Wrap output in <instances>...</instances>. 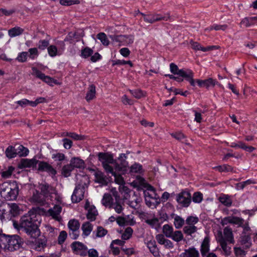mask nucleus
I'll list each match as a JSON object with an SVG mask.
<instances>
[{"instance_id":"1","label":"nucleus","mask_w":257,"mask_h":257,"mask_svg":"<svg viewBox=\"0 0 257 257\" xmlns=\"http://www.w3.org/2000/svg\"><path fill=\"white\" fill-rule=\"evenodd\" d=\"M40 217V215L37 214L35 211L30 210L21 217L20 227L31 237L36 238L40 235L38 229Z\"/></svg>"},{"instance_id":"2","label":"nucleus","mask_w":257,"mask_h":257,"mask_svg":"<svg viewBox=\"0 0 257 257\" xmlns=\"http://www.w3.org/2000/svg\"><path fill=\"white\" fill-rule=\"evenodd\" d=\"M22 238L18 235H6L0 237V248L4 251H14L19 249L23 244Z\"/></svg>"},{"instance_id":"3","label":"nucleus","mask_w":257,"mask_h":257,"mask_svg":"<svg viewBox=\"0 0 257 257\" xmlns=\"http://www.w3.org/2000/svg\"><path fill=\"white\" fill-rule=\"evenodd\" d=\"M19 192V188L16 181H6L0 184L1 197L6 200H16Z\"/></svg>"},{"instance_id":"4","label":"nucleus","mask_w":257,"mask_h":257,"mask_svg":"<svg viewBox=\"0 0 257 257\" xmlns=\"http://www.w3.org/2000/svg\"><path fill=\"white\" fill-rule=\"evenodd\" d=\"M170 69L171 73L184 78L191 86H195V80L193 78L194 73L191 70L189 69H179L177 65L173 63L170 64Z\"/></svg>"},{"instance_id":"5","label":"nucleus","mask_w":257,"mask_h":257,"mask_svg":"<svg viewBox=\"0 0 257 257\" xmlns=\"http://www.w3.org/2000/svg\"><path fill=\"white\" fill-rule=\"evenodd\" d=\"M81 181L83 183L78 184L75 187L71 196V200L73 203L79 202L84 198V193L87 187L86 182H88V177L87 176L82 177Z\"/></svg>"},{"instance_id":"6","label":"nucleus","mask_w":257,"mask_h":257,"mask_svg":"<svg viewBox=\"0 0 257 257\" xmlns=\"http://www.w3.org/2000/svg\"><path fill=\"white\" fill-rule=\"evenodd\" d=\"M98 157L105 171L107 173H113V168L110 165H115V161L112 155L108 153H99Z\"/></svg>"},{"instance_id":"7","label":"nucleus","mask_w":257,"mask_h":257,"mask_svg":"<svg viewBox=\"0 0 257 257\" xmlns=\"http://www.w3.org/2000/svg\"><path fill=\"white\" fill-rule=\"evenodd\" d=\"M37 187L45 198H53V194L56 193V189L45 182L39 183Z\"/></svg>"},{"instance_id":"8","label":"nucleus","mask_w":257,"mask_h":257,"mask_svg":"<svg viewBox=\"0 0 257 257\" xmlns=\"http://www.w3.org/2000/svg\"><path fill=\"white\" fill-rule=\"evenodd\" d=\"M68 227L69 229V236L73 239H76L79 235L80 223L78 220L73 219L69 221Z\"/></svg>"},{"instance_id":"9","label":"nucleus","mask_w":257,"mask_h":257,"mask_svg":"<svg viewBox=\"0 0 257 257\" xmlns=\"http://www.w3.org/2000/svg\"><path fill=\"white\" fill-rule=\"evenodd\" d=\"M176 200L183 207H187L191 202V193L186 191H183L177 195Z\"/></svg>"},{"instance_id":"10","label":"nucleus","mask_w":257,"mask_h":257,"mask_svg":"<svg viewBox=\"0 0 257 257\" xmlns=\"http://www.w3.org/2000/svg\"><path fill=\"white\" fill-rule=\"evenodd\" d=\"M72 251L75 254L85 256L87 253V246L79 241H74L71 244Z\"/></svg>"},{"instance_id":"11","label":"nucleus","mask_w":257,"mask_h":257,"mask_svg":"<svg viewBox=\"0 0 257 257\" xmlns=\"http://www.w3.org/2000/svg\"><path fill=\"white\" fill-rule=\"evenodd\" d=\"M29 201L36 205H43L45 204L46 198L36 189L33 190V195L29 199Z\"/></svg>"},{"instance_id":"12","label":"nucleus","mask_w":257,"mask_h":257,"mask_svg":"<svg viewBox=\"0 0 257 257\" xmlns=\"http://www.w3.org/2000/svg\"><path fill=\"white\" fill-rule=\"evenodd\" d=\"M33 75H35L37 78L43 80L46 83L49 84L50 85H53V84H57V81L53 79L52 78L46 76L45 74L41 72L40 70L37 69L36 68H33Z\"/></svg>"},{"instance_id":"13","label":"nucleus","mask_w":257,"mask_h":257,"mask_svg":"<svg viewBox=\"0 0 257 257\" xmlns=\"http://www.w3.org/2000/svg\"><path fill=\"white\" fill-rule=\"evenodd\" d=\"M38 170L42 172H46L49 174L54 176L56 174V171L49 163L38 160Z\"/></svg>"},{"instance_id":"14","label":"nucleus","mask_w":257,"mask_h":257,"mask_svg":"<svg viewBox=\"0 0 257 257\" xmlns=\"http://www.w3.org/2000/svg\"><path fill=\"white\" fill-rule=\"evenodd\" d=\"M156 239L159 244L164 245L167 249H172L174 247L173 242L169 239L166 238L165 236L163 234L156 235Z\"/></svg>"},{"instance_id":"15","label":"nucleus","mask_w":257,"mask_h":257,"mask_svg":"<svg viewBox=\"0 0 257 257\" xmlns=\"http://www.w3.org/2000/svg\"><path fill=\"white\" fill-rule=\"evenodd\" d=\"M243 222L244 220L242 218L236 216H227L224 217L222 220V224L223 225L228 223H232L238 226H241L243 225Z\"/></svg>"},{"instance_id":"16","label":"nucleus","mask_w":257,"mask_h":257,"mask_svg":"<svg viewBox=\"0 0 257 257\" xmlns=\"http://www.w3.org/2000/svg\"><path fill=\"white\" fill-rule=\"evenodd\" d=\"M75 34L72 32H70L68 34V35L65 37L64 41H58L56 42V46L59 50V53H61L62 55L65 49V42L70 41L72 40L73 38L75 36Z\"/></svg>"},{"instance_id":"17","label":"nucleus","mask_w":257,"mask_h":257,"mask_svg":"<svg viewBox=\"0 0 257 257\" xmlns=\"http://www.w3.org/2000/svg\"><path fill=\"white\" fill-rule=\"evenodd\" d=\"M169 19V16H161L159 15H144V20L150 23H153L158 21H167Z\"/></svg>"},{"instance_id":"18","label":"nucleus","mask_w":257,"mask_h":257,"mask_svg":"<svg viewBox=\"0 0 257 257\" xmlns=\"http://www.w3.org/2000/svg\"><path fill=\"white\" fill-rule=\"evenodd\" d=\"M62 211V207L58 205H55L53 208H50L48 211V213L53 218L57 221H60L61 217L60 214Z\"/></svg>"},{"instance_id":"19","label":"nucleus","mask_w":257,"mask_h":257,"mask_svg":"<svg viewBox=\"0 0 257 257\" xmlns=\"http://www.w3.org/2000/svg\"><path fill=\"white\" fill-rule=\"evenodd\" d=\"M85 208L88 210L86 214L87 218L90 221L95 220L96 217L98 215V212L95 206L93 205L90 206L87 203H86Z\"/></svg>"},{"instance_id":"20","label":"nucleus","mask_w":257,"mask_h":257,"mask_svg":"<svg viewBox=\"0 0 257 257\" xmlns=\"http://www.w3.org/2000/svg\"><path fill=\"white\" fill-rule=\"evenodd\" d=\"M222 237L224 238L226 242L227 241L230 243L234 242L232 228L228 226L225 227L224 228Z\"/></svg>"},{"instance_id":"21","label":"nucleus","mask_w":257,"mask_h":257,"mask_svg":"<svg viewBox=\"0 0 257 257\" xmlns=\"http://www.w3.org/2000/svg\"><path fill=\"white\" fill-rule=\"evenodd\" d=\"M38 163V160L35 159L31 160L22 159L21 160L19 166L20 168L34 167H36Z\"/></svg>"},{"instance_id":"22","label":"nucleus","mask_w":257,"mask_h":257,"mask_svg":"<svg viewBox=\"0 0 257 257\" xmlns=\"http://www.w3.org/2000/svg\"><path fill=\"white\" fill-rule=\"evenodd\" d=\"M180 257H199V251L194 247H190L185 249L180 255Z\"/></svg>"},{"instance_id":"23","label":"nucleus","mask_w":257,"mask_h":257,"mask_svg":"<svg viewBox=\"0 0 257 257\" xmlns=\"http://www.w3.org/2000/svg\"><path fill=\"white\" fill-rule=\"evenodd\" d=\"M95 182L106 185L107 184V178L104 175L103 173L100 171H97L95 172Z\"/></svg>"},{"instance_id":"24","label":"nucleus","mask_w":257,"mask_h":257,"mask_svg":"<svg viewBox=\"0 0 257 257\" xmlns=\"http://www.w3.org/2000/svg\"><path fill=\"white\" fill-rule=\"evenodd\" d=\"M209 249V238L206 236L204 238L201 245L200 251L202 257H205Z\"/></svg>"},{"instance_id":"25","label":"nucleus","mask_w":257,"mask_h":257,"mask_svg":"<svg viewBox=\"0 0 257 257\" xmlns=\"http://www.w3.org/2000/svg\"><path fill=\"white\" fill-rule=\"evenodd\" d=\"M147 247L149 248L150 252L155 257L160 256V252L157 246L155 240H150L147 243Z\"/></svg>"},{"instance_id":"26","label":"nucleus","mask_w":257,"mask_h":257,"mask_svg":"<svg viewBox=\"0 0 257 257\" xmlns=\"http://www.w3.org/2000/svg\"><path fill=\"white\" fill-rule=\"evenodd\" d=\"M126 156L125 154H121L118 158V161L119 164H116L115 163V169L117 170H121L123 168L127 167L128 165L127 162L126 161Z\"/></svg>"},{"instance_id":"27","label":"nucleus","mask_w":257,"mask_h":257,"mask_svg":"<svg viewBox=\"0 0 257 257\" xmlns=\"http://www.w3.org/2000/svg\"><path fill=\"white\" fill-rule=\"evenodd\" d=\"M218 241L225 254L226 255H229L231 252V248L227 245V243L225 241L224 238L222 237V235L221 232H220V235L218 237Z\"/></svg>"},{"instance_id":"28","label":"nucleus","mask_w":257,"mask_h":257,"mask_svg":"<svg viewBox=\"0 0 257 257\" xmlns=\"http://www.w3.org/2000/svg\"><path fill=\"white\" fill-rule=\"evenodd\" d=\"M124 202L122 199L116 200L113 202L110 208L114 209L117 213H121L123 210Z\"/></svg>"},{"instance_id":"29","label":"nucleus","mask_w":257,"mask_h":257,"mask_svg":"<svg viewBox=\"0 0 257 257\" xmlns=\"http://www.w3.org/2000/svg\"><path fill=\"white\" fill-rule=\"evenodd\" d=\"M257 22V16L246 17L244 18L241 21L240 25L245 27H248L251 25H254Z\"/></svg>"},{"instance_id":"30","label":"nucleus","mask_w":257,"mask_h":257,"mask_svg":"<svg viewBox=\"0 0 257 257\" xmlns=\"http://www.w3.org/2000/svg\"><path fill=\"white\" fill-rule=\"evenodd\" d=\"M70 165L74 168H82L84 167V162L83 160L78 157H74L71 159L70 163Z\"/></svg>"},{"instance_id":"31","label":"nucleus","mask_w":257,"mask_h":257,"mask_svg":"<svg viewBox=\"0 0 257 257\" xmlns=\"http://www.w3.org/2000/svg\"><path fill=\"white\" fill-rule=\"evenodd\" d=\"M190 43L191 45V48L196 51L201 50L203 52H206L211 50L213 48L215 47V46H209L207 47H202L199 43L194 42L192 40L190 41Z\"/></svg>"},{"instance_id":"32","label":"nucleus","mask_w":257,"mask_h":257,"mask_svg":"<svg viewBox=\"0 0 257 257\" xmlns=\"http://www.w3.org/2000/svg\"><path fill=\"white\" fill-rule=\"evenodd\" d=\"M82 230V235L85 236H88L93 229V225L88 221L85 222L81 226Z\"/></svg>"},{"instance_id":"33","label":"nucleus","mask_w":257,"mask_h":257,"mask_svg":"<svg viewBox=\"0 0 257 257\" xmlns=\"http://www.w3.org/2000/svg\"><path fill=\"white\" fill-rule=\"evenodd\" d=\"M96 94V88L93 84L89 86L88 91L86 93L85 99L87 101H89L95 98Z\"/></svg>"},{"instance_id":"34","label":"nucleus","mask_w":257,"mask_h":257,"mask_svg":"<svg viewBox=\"0 0 257 257\" xmlns=\"http://www.w3.org/2000/svg\"><path fill=\"white\" fill-rule=\"evenodd\" d=\"M24 30L19 27H15L8 31V34L10 37L13 38L21 35L23 33Z\"/></svg>"},{"instance_id":"35","label":"nucleus","mask_w":257,"mask_h":257,"mask_svg":"<svg viewBox=\"0 0 257 257\" xmlns=\"http://www.w3.org/2000/svg\"><path fill=\"white\" fill-rule=\"evenodd\" d=\"M218 200L222 204L227 207H230L232 203L231 199L228 195H221L219 197Z\"/></svg>"},{"instance_id":"36","label":"nucleus","mask_w":257,"mask_h":257,"mask_svg":"<svg viewBox=\"0 0 257 257\" xmlns=\"http://www.w3.org/2000/svg\"><path fill=\"white\" fill-rule=\"evenodd\" d=\"M102 204L105 207H110L113 203L111 195L108 193H105L101 200Z\"/></svg>"},{"instance_id":"37","label":"nucleus","mask_w":257,"mask_h":257,"mask_svg":"<svg viewBox=\"0 0 257 257\" xmlns=\"http://www.w3.org/2000/svg\"><path fill=\"white\" fill-rule=\"evenodd\" d=\"M145 222L149 225L151 227L158 230L160 227L159 220L157 218H154L150 219H147Z\"/></svg>"},{"instance_id":"38","label":"nucleus","mask_w":257,"mask_h":257,"mask_svg":"<svg viewBox=\"0 0 257 257\" xmlns=\"http://www.w3.org/2000/svg\"><path fill=\"white\" fill-rule=\"evenodd\" d=\"M170 237L174 241L179 242L184 240V236L182 232L180 230H176L173 231V233L172 234Z\"/></svg>"},{"instance_id":"39","label":"nucleus","mask_w":257,"mask_h":257,"mask_svg":"<svg viewBox=\"0 0 257 257\" xmlns=\"http://www.w3.org/2000/svg\"><path fill=\"white\" fill-rule=\"evenodd\" d=\"M5 153L6 156L10 159L15 158L18 154L17 149L12 146L7 148Z\"/></svg>"},{"instance_id":"40","label":"nucleus","mask_w":257,"mask_h":257,"mask_svg":"<svg viewBox=\"0 0 257 257\" xmlns=\"http://www.w3.org/2000/svg\"><path fill=\"white\" fill-rule=\"evenodd\" d=\"M183 230L186 235L192 236V234L197 231V228L195 225H187L183 227Z\"/></svg>"},{"instance_id":"41","label":"nucleus","mask_w":257,"mask_h":257,"mask_svg":"<svg viewBox=\"0 0 257 257\" xmlns=\"http://www.w3.org/2000/svg\"><path fill=\"white\" fill-rule=\"evenodd\" d=\"M162 231L163 234L166 237L170 238L172 233H173V227L169 224H165L163 226Z\"/></svg>"},{"instance_id":"42","label":"nucleus","mask_w":257,"mask_h":257,"mask_svg":"<svg viewBox=\"0 0 257 257\" xmlns=\"http://www.w3.org/2000/svg\"><path fill=\"white\" fill-rule=\"evenodd\" d=\"M47 50L48 54L52 57L61 55V53H59L57 47L56 45H51L49 46L47 48Z\"/></svg>"},{"instance_id":"43","label":"nucleus","mask_w":257,"mask_h":257,"mask_svg":"<svg viewBox=\"0 0 257 257\" xmlns=\"http://www.w3.org/2000/svg\"><path fill=\"white\" fill-rule=\"evenodd\" d=\"M107 233V230L101 226H97L93 233L95 234L97 237H102L105 236Z\"/></svg>"},{"instance_id":"44","label":"nucleus","mask_w":257,"mask_h":257,"mask_svg":"<svg viewBox=\"0 0 257 257\" xmlns=\"http://www.w3.org/2000/svg\"><path fill=\"white\" fill-rule=\"evenodd\" d=\"M144 194L145 198H149L150 199H151L152 200H158V199H160L159 196L156 193V191H151H151H144Z\"/></svg>"},{"instance_id":"45","label":"nucleus","mask_w":257,"mask_h":257,"mask_svg":"<svg viewBox=\"0 0 257 257\" xmlns=\"http://www.w3.org/2000/svg\"><path fill=\"white\" fill-rule=\"evenodd\" d=\"M93 53V50L88 47H86L81 50L80 56L86 59L91 56Z\"/></svg>"},{"instance_id":"46","label":"nucleus","mask_w":257,"mask_h":257,"mask_svg":"<svg viewBox=\"0 0 257 257\" xmlns=\"http://www.w3.org/2000/svg\"><path fill=\"white\" fill-rule=\"evenodd\" d=\"M74 169L69 164V165H65L62 169V174L65 177H67L71 175V173Z\"/></svg>"},{"instance_id":"47","label":"nucleus","mask_w":257,"mask_h":257,"mask_svg":"<svg viewBox=\"0 0 257 257\" xmlns=\"http://www.w3.org/2000/svg\"><path fill=\"white\" fill-rule=\"evenodd\" d=\"M214 169L218 170L220 172H232L233 171V168L231 166L226 164L215 167Z\"/></svg>"},{"instance_id":"48","label":"nucleus","mask_w":257,"mask_h":257,"mask_svg":"<svg viewBox=\"0 0 257 257\" xmlns=\"http://www.w3.org/2000/svg\"><path fill=\"white\" fill-rule=\"evenodd\" d=\"M185 222L184 220L179 216H176L174 218V224L177 229L181 228Z\"/></svg>"},{"instance_id":"49","label":"nucleus","mask_w":257,"mask_h":257,"mask_svg":"<svg viewBox=\"0 0 257 257\" xmlns=\"http://www.w3.org/2000/svg\"><path fill=\"white\" fill-rule=\"evenodd\" d=\"M97 38L99 39L102 44L104 46H108L109 41L108 40L106 35L104 33H100L97 35Z\"/></svg>"},{"instance_id":"50","label":"nucleus","mask_w":257,"mask_h":257,"mask_svg":"<svg viewBox=\"0 0 257 257\" xmlns=\"http://www.w3.org/2000/svg\"><path fill=\"white\" fill-rule=\"evenodd\" d=\"M46 246V240L45 239H38L35 244V249L37 250H41Z\"/></svg>"},{"instance_id":"51","label":"nucleus","mask_w":257,"mask_h":257,"mask_svg":"<svg viewBox=\"0 0 257 257\" xmlns=\"http://www.w3.org/2000/svg\"><path fill=\"white\" fill-rule=\"evenodd\" d=\"M250 236L249 234H244L240 237V242L242 244H246V246H250Z\"/></svg>"},{"instance_id":"52","label":"nucleus","mask_w":257,"mask_h":257,"mask_svg":"<svg viewBox=\"0 0 257 257\" xmlns=\"http://www.w3.org/2000/svg\"><path fill=\"white\" fill-rule=\"evenodd\" d=\"M145 201L147 205L149 207H156L160 203V199H158V200H152L149 198H146Z\"/></svg>"},{"instance_id":"53","label":"nucleus","mask_w":257,"mask_h":257,"mask_svg":"<svg viewBox=\"0 0 257 257\" xmlns=\"http://www.w3.org/2000/svg\"><path fill=\"white\" fill-rule=\"evenodd\" d=\"M133 230L130 227H127L121 235V238L123 240L128 239L132 235Z\"/></svg>"},{"instance_id":"54","label":"nucleus","mask_w":257,"mask_h":257,"mask_svg":"<svg viewBox=\"0 0 257 257\" xmlns=\"http://www.w3.org/2000/svg\"><path fill=\"white\" fill-rule=\"evenodd\" d=\"M142 170V166L138 163H135L130 168V171L132 173H141Z\"/></svg>"},{"instance_id":"55","label":"nucleus","mask_w":257,"mask_h":257,"mask_svg":"<svg viewBox=\"0 0 257 257\" xmlns=\"http://www.w3.org/2000/svg\"><path fill=\"white\" fill-rule=\"evenodd\" d=\"M49 45V42L47 40H41L39 41L38 44V49L41 50H44L48 48Z\"/></svg>"},{"instance_id":"56","label":"nucleus","mask_w":257,"mask_h":257,"mask_svg":"<svg viewBox=\"0 0 257 257\" xmlns=\"http://www.w3.org/2000/svg\"><path fill=\"white\" fill-rule=\"evenodd\" d=\"M17 153L18 155L20 156H27L29 153V150L26 148L24 147L22 145H19L18 147Z\"/></svg>"},{"instance_id":"57","label":"nucleus","mask_w":257,"mask_h":257,"mask_svg":"<svg viewBox=\"0 0 257 257\" xmlns=\"http://www.w3.org/2000/svg\"><path fill=\"white\" fill-rule=\"evenodd\" d=\"M28 53H29L28 56L33 60L35 59L39 55V52L37 48H30L28 50Z\"/></svg>"},{"instance_id":"58","label":"nucleus","mask_w":257,"mask_h":257,"mask_svg":"<svg viewBox=\"0 0 257 257\" xmlns=\"http://www.w3.org/2000/svg\"><path fill=\"white\" fill-rule=\"evenodd\" d=\"M122 38L123 41L122 43H123V45H128L132 44L134 42V36L132 35H129V36H126V35H122Z\"/></svg>"},{"instance_id":"59","label":"nucleus","mask_w":257,"mask_h":257,"mask_svg":"<svg viewBox=\"0 0 257 257\" xmlns=\"http://www.w3.org/2000/svg\"><path fill=\"white\" fill-rule=\"evenodd\" d=\"M203 200V195L199 192H195L192 197V201L197 203H200Z\"/></svg>"},{"instance_id":"60","label":"nucleus","mask_w":257,"mask_h":257,"mask_svg":"<svg viewBox=\"0 0 257 257\" xmlns=\"http://www.w3.org/2000/svg\"><path fill=\"white\" fill-rule=\"evenodd\" d=\"M135 198L133 200H129L127 204L132 208L136 209L138 206V203L140 202V199L137 197L135 193H134Z\"/></svg>"},{"instance_id":"61","label":"nucleus","mask_w":257,"mask_h":257,"mask_svg":"<svg viewBox=\"0 0 257 257\" xmlns=\"http://www.w3.org/2000/svg\"><path fill=\"white\" fill-rule=\"evenodd\" d=\"M46 228L49 236L53 237L57 235V229L50 225L47 226Z\"/></svg>"},{"instance_id":"62","label":"nucleus","mask_w":257,"mask_h":257,"mask_svg":"<svg viewBox=\"0 0 257 257\" xmlns=\"http://www.w3.org/2000/svg\"><path fill=\"white\" fill-rule=\"evenodd\" d=\"M131 93L136 98L139 99L145 96V94L140 89L130 90Z\"/></svg>"},{"instance_id":"63","label":"nucleus","mask_w":257,"mask_h":257,"mask_svg":"<svg viewBox=\"0 0 257 257\" xmlns=\"http://www.w3.org/2000/svg\"><path fill=\"white\" fill-rule=\"evenodd\" d=\"M199 219L197 217L190 216L187 218L186 223L187 225H194V224L197 223Z\"/></svg>"},{"instance_id":"64","label":"nucleus","mask_w":257,"mask_h":257,"mask_svg":"<svg viewBox=\"0 0 257 257\" xmlns=\"http://www.w3.org/2000/svg\"><path fill=\"white\" fill-rule=\"evenodd\" d=\"M67 237V232L64 231H61L58 237V242L59 244H62L64 243Z\"/></svg>"}]
</instances>
